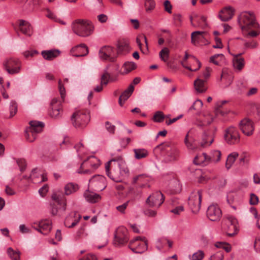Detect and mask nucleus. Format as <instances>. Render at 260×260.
<instances>
[{
  "label": "nucleus",
  "mask_w": 260,
  "mask_h": 260,
  "mask_svg": "<svg viewBox=\"0 0 260 260\" xmlns=\"http://www.w3.org/2000/svg\"><path fill=\"white\" fill-rule=\"evenodd\" d=\"M238 22L242 33L246 38H254L260 34V25L255 14L252 12H243L238 18Z\"/></svg>",
  "instance_id": "1"
},
{
  "label": "nucleus",
  "mask_w": 260,
  "mask_h": 260,
  "mask_svg": "<svg viewBox=\"0 0 260 260\" xmlns=\"http://www.w3.org/2000/svg\"><path fill=\"white\" fill-rule=\"evenodd\" d=\"M107 176L115 182H121L128 173V170L121 156L112 158L105 165Z\"/></svg>",
  "instance_id": "2"
},
{
  "label": "nucleus",
  "mask_w": 260,
  "mask_h": 260,
  "mask_svg": "<svg viewBox=\"0 0 260 260\" xmlns=\"http://www.w3.org/2000/svg\"><path fill=\"white\" fill-rule=\"evenodd\" d=\"M74 33L79 37L86 38L91 35L94 31V26L92 22L87 19H78L71 24Z\"/></svg>",
  "instance_id": "3"
},
{
  "label": "nucleus",
  "mask_w": 260,
  "mask_h": 260,
  "mask_svg": "<svg viewBox=\"0 0 260 260\" xmlns=\"http://www.w3.org/2000/svg\"><path fill=\"white\" fill-rule=\"evenodd\" d=\"M64 194L54 192L52 195V199L55 201L61 208L63 212L66 210L67 199L65 196H69L75 193L79 189V186L76 183L70 182L64 186Z\"/></svg>",
  "instance_id": "4"
},
{
  "label": "nucleus",
  "mask_w": 260,
  "mask_h": 260,
  "mask_svg": "<svg viewBox=\"0 0 260 260\" xmlns=\"http://www.w3.org/2000/svg\"><path fill=\"white\" fill-rule=\"evenodd\" d=\"M90 120L89 113L86 110L77 111L71 117L72 124L76 128H84L87 126Z\"/></svg>",
  "instance_id": "5"
},
{
  "label": "nucleus",
  "mask_w": 260,
  "mask_h": 260,
  "mask_svg": "<svg viewBox=\"0 0 260 260\" xmlns=\"http://www.w3.org/2000/svg\"><path fill=\"white\" fill-rule=\"evenodd\" d=\"M164 183L165 185L166 191L168 193L176 194L181 191L180 183L173 173L164 175Z\"/></svg>",
  "instance_id": "6"
},
{
  "label": "nucleus",
  "mask_w": 260,
  "mask_h": 260,
  "mask_svg": "<svg viewBox=\"0 0 260 260\" xmlns=\"http://www.w3.org/2000/svg\"><path fill=\"white\" fill-rule=\"evenodd\" d=\"M30 127L25 131V138L29 142H33L36 139L37 134L41 133L44 124L43 122L37 121H30Z\"/></svg>",
  "instance_id": "7"
},
{
  "label": "nucleus",
  "mask_w": 260,
  "mask_h": 260,
  "mask_svg": "<svg viewBox=\"0 0 260 260\" xmlns=\"http://www.w3.org/2000/svg\"><path fill=\"white\" fill-rule=\"evenodd\" d=\"M178 156V150L174 144L164 143V161L169 162L174 161Z\"/></svg>",
  "instance_id": "8"
},
{
  "label": "nucleus",
  "mask_w": 260,
  "mask_h": 260,
  "mask_svg": "<svg viewBox=\"0 0 260 260\" xmlns=\"http://www.w3.org/2000/svg\"><path fill=\"white\" fill-rule=\"evenodd\" d=\"M129 248L135 253H142L147 249V242L144 237H136L131 240Z\"/></svg>",
  "instance_id": "9"
},
{
  "label": "nucleus",
  "mask_w": 260,
  "mask_h": 260,
  "mask_svg": "<svg viewBox=\"0 0 260 260\" xmlns=\"http://www.w3.org/2000/svg\"><path fill=\"white\" fill-rule=\"evenodd\" d=\"M100 165V160L94 156H91L84 160L78 171L79 173L87 174L91 170L97 169Z\"/></svg>",
  "instance_id": "10"
},
{
  "label": "nucleus",
  "mask_w": 260,
  "mask_h": 260,
  "mask_svg": "<svg viewBox=\"0 0 260 260\" xmlns=\"http://www.w3.org/2000/svg\"><path fill=\"white\" fill-rule=\"evenodd\" d=\"M106 186V178L102 175H94L89 181L88 187L94 191H102Z\"/></svg>",
  "instance_id": "11"
},
{
  "label": "nucleus",
  "mask_w": 260,
  "mask_h": 260,
  "mask_svg": "<svg viewBox=\"0 0 260 260\" xmlns=\"http://www.w3.org/2000/svg\"><path fill=\"white\" fill-rule=\"evenodd\" d=\"M202 191L198 190L192 192L188 198V205L193 213L198 212L201 208Z\"/></svg>",
  "instance_id": "12"
},
{
  "label": "nucleus",
  "mask_w": 260,
  "mask_h": 260,
  "mask_svg": "<svg viewBox=\"0 0 260 260\" xmlns=\"http://www.w3.org/2000/svg\"><path fill=\"white\" fill-rule=\"evenodd\" d=\"M4 66L8 74L11 75L18 74L21 70V62L17 58H10L4 63Z\"/></svg>",
  "instance_id": "13"
},
{
  "label": "nucleus",
  "mask_w": 260,
  "mask_h": 260,
  "mask_svg": "<svg viewBox=\"0 0 260 260\" xmlns=\"http://www.w3.org/2000/svg\"><path fill=\"white\" fill-rule=\"evenodd\" d=\"M128 239L127 229L123 226L118 228L115 234L114 244L118 246H121L125 244Z\"/></svg>",
  "instance_id": "14"
},
{
  "label": "nucleus",
  "mask_w": 260,
  "mask_h": 260,
  "mask_svg": "<svg viewBox=\"0 0 260 260\" xmlns=\"http://www.w3.org/2000/svg\"><path fill=\"white\" fill-rule=\"evenodd\" d=\"M216 131L215 127L204 131L202 136L200 145L202 147L209 146L214 141V135Z\"/></svg>",
  "instance_id": "15"
},
{
  "label": "nucleus",
  "mask_w": 260,
  "mask_h": 260,
  "mask_svg": "<svg viewBox=\"0 0 260 260\" xmlns=\"http://www.w3.org/2000/svg\"><path fill=\"white\" fill-rule=\"evenodd\" d=\"M224 139L230 144H235L240 141V136L238 130L234 127H230L224 134Z\"/></svg>",
  "instance_id": "16"
},
{
  "label": "nucleus",
  "mask_w": 260,
  "mask_h": 260,
  "mask_svg": "<svg viewBox=\"0 0 260 260\" xmlns=\"http://www.w3.org/2000/svg\"><path fill=\"white\" fill-rule=\"evenodd\" d=\"M113 54L114 49L110 46H104L100 49L99 52L101 59L110 62H114L116 60V57L113 56Z\"/></svg>",
  "instance_id": "17"
},
{
  "label": "nucleus",
  "mask_w": 260,
  "mask_h": 260,
  "mask_svg": "<svg viewBox=\"0 0 260 260\" xmlns=\"http://www.w3.org/2000/svg\"><path fill=\"white\" fill-rule=\"evenodd\" d=\"M222 215L221 210L216 204L210 205L207 210V216L211 221H218Z\"/></svg>",
  "instance_id": "18"
},
{
  "label": "nucleus",
  "mask_w": 260,
  "mask_h": 260,
  "mask_svg": "<svg viewBox=\"0 0 260 260\" xmlns=\"http://www.w3.org/2000/svg\"><path fill=\"white\" fill-rule=\"evenodd\" d=\"M240 128L245 135L250 136L254 131L253 123L249 119L245 118L241 121Z\"/></svg>",
  "instance_id": "19"
},
{
  "label": "nucleus",
  "mask_w": 260,
  "mask_h": 260,
  "mask_svg": "<svg viewBox=\"0 0 260 260\" xmlns=\"http://www.w3.org/2000/svg\"><path fill=\"white\" fill-rule=\"evenodd\" d=\"M225 224L228 226L227 234L230 237H232L237 233V220L233 216H229L226 217Z\"/></svg>",
  "instance_id": "20"
},
{
  "label": "nucleus",
  "mask_w": 260,
  "mask_h": 260,
  "mask_svg": "<svg viewBox=\"0 0 260 260\" xmlns=\"http://www.w3.org/2000/svg\"><path fill=\"white\" fill-rule=\"evenodd\" d=\"M162 193L159 192L154 193L148 197L146 200V203L150 207L158 205L159 207L162 204Z\"/></svg>",
  "instance_id": "21"
},
{
  "label": "nucleus",
  "mask_w": 260,
  "mask_h": 260,
  "mask_svg": "<svg viewBox=\"0 0 260 260\" xmlns=\"http://www.w3.org/2000/svg\"><path fill=\"white\" fill-rule=\"evenodd\" d=\"M202 118L197 120L196 125L199 127H202L211 124L214 120V116L208 111H206L202 114Z\"/></svg>",
  "instance_id": "22"
},
{
  "label": "nucleus",
  "mask_w": 260,
  "mask_h": 260,
  "mask_svg": "<svg viewBox=\"0 0 260 260\" xmlns=\"http://www.w3.org/2000/svg\"><path fill=\"white\" fill-rule=\"evenodd\" d=\"M30 177L35 183L44 182L47 180L46 174L37 169H34L32 171Z\"/></svg>",
  "instance_id": "23"
},
{
  "label": "nucleus",
  "mask_w": 260,
  "mask_h": 260,
  "mask_svg": "<svg viewBox=\"0 0 260 260\" xmlns=\"http://www.w3.org/2000/svg\"><path fill=\"white\" fill-rule=\"evenodd\" d=\"M73 55L76 57L84 56L88 53V49L85 44L78 45L71 49Z\"/></svg>",
  "instance_id": "24"
},
{
  "label": "nucleus",
  "mask_w": 260,
  "mask_h": 260,
  "mask_svg": "<svg viewBox=\"0 0 260 260\" xmlns=\"http://www.w3.org/2000/svg\"><path fill=\"white\" fill-rule=\"evenodd\" d=\"M234 12V9L232 7H225L220 11L218 17L221 21H228L232 18Z\"/></svg>",
  "instance_id": "25"
},
{
  "label": "nucleus",
  "mask_w": 260,
  "mask_h": 260,
  "mask_svg": "<svg viewBox=\"0 0 260 260\" xmlns=\"http://www.w3.org/2000/svg\"><path fill=\"white\" fill-rule=\"evenodd\" d=\"M60 102H58L56 98L52 99L51 102V110L49 111V115L53 118L59 117L60 114L61 108L59 106Z\"/></svg>",
  "instance_id": "26"
},
{
  "label": "nucleus",
  "mask_w": 260,
  "mask_h": 260,
  "mask_svg": "<svg viewBox=\"0 0 260 260\" xmlns=\"http://www.w3.org/2000/svg\"><path fill=\"white\" fill-rule=\"evenodd\" d=\"M208 34L206 31H196L191 34V41L193 44L199 43L202 40H205V44L208 43Z\"/></svg>",
  "instance_id": "27"
},
{
  "label": "nucleus",
  "mask_w": 260,
  "mask_h": 260,
  "mask_svg": "<svg viewBox=\"0 0 260 260\" xmlns=\"http://www.w3.org/2000/svg\"><path fill=\"white\" fill-rule=\"evenodd\" d=\"M38 228H34L42 234H47L51 229L50 221L48 220H44L40 221L38 224Z\"/></svg>",
  "instance_id": "28"
},
{
  "label": "nucleus",
  "mask_w": 260,
  "mask_h": 260,
  "mask_svg": "<svg viewBox=\"0 0 260 260\" xmlns=\"http://www.w3.org/2000/svg\"><path fill=\"white\" fill-rule=\"evenodd\" d=\"M83 196L86 201L90 203L98 202L101 199L100 195L88 190L84 192Z\"/></svg>",
  "instance_id": "29"
},
{
  "label": "nucleus",
  "mask_w": 260,
  "mask_h": 260,
  "mask_svg": "<svg viewBox=\"0 0 260 260\" xmlns=\"http://www.w3.org/2000/svg\"><path fill=\"white\" fill-rule=\"evenodd\" d=\"M60 51L57 49H51L43 50L41 52V55L44 59L47 60H51L59 56Z\"/></svg>",
  "instance_id": "30"
},
{
  "label": "nucleus",
  "mask_w": 260,
  "mask_h": 260,
  "mask_svg": "<svg viewBox=\"0 0 260 260\" xmlns=\"http://www.w3.org/2000/svg\"><path fill=\"white\" fill-rule=\"evenodd\" d=\"M134 90V87L132 85H130L121 94L119 98V104L122 106L124 102L127 100L131 95Z\"/></svg>",
  "instance_id": "31"
},
{
  "label": "nucleus",
  "mask_w": 260,
  "mask_h": 260,
  "mask_svg": "<svg viewBox=\"0 0 260 260\" xmlns=\"http://www.w3.org/2000/svg\"><path fill=\"white\" fill-rule=\"evenodd\" d=\"M19 28L20 31L25 35L28 36L31 35V27L28 22L23 20H19Z\"/></svg>",
  "instance_id": "32"
},
{
  "label": "nucleus",
  "mask_w": 260,
  "mask_h": 260,
  "mask_svg": "<svg viewBox=\"0 0 260 260\" xmlns=\"http://www.w3.org/2000/svg\"><path fill=\"white\" fill-rule=\"evenodd\" d=\"M170 50L167 47H164V62H166L167 67L169 68L174 69L176 68V65L173 59H170L169 57Z\"/></svg>",
  "instance_id": "33"
},
{
  "label": "nucleus",
  "mask_w": 260,
  "mask_h": 260,
  "mask_svg": "<svg viewBox=\"0 0 260 260\" xmlns=\"http://www.w3.org/2000/svg\"><path fill=\"white\" fill-rule=\"evenodd\" d=\"M242 53L233 55L234 56L233 59V66L235 69L241 71L244 66V60L243 58L240 56Z\"/></svg>",
  "instance_id": "34"
},
{
  "label": "nucleus",
  "mask_w": 260,
  "mask_h": 260,
  "mask_svg": "<svg viewBox=\"0 0 260 260\" xmlns=\"http://www.w3.org/2000/svg\"><path fill=\"white\" fill-rule=\"evenodd\" d=\"M208 155L204 153L201 155H197L194 159L193 162L197 165H205L209 162L208 159Z\"/></svg>",
  "instance_id": "35"
},
{
  "label": "nucleus",
  "mask_w": 260,
  "mask_h": 260,
  "mask_svg": "<svg viewBox=\"0 0 260 260\" xmlns=\"http://www.w3.org/2000/svg\"><path fill=\"white\" fill-rule=\"evenodd\" d=\"M205 80L200 79H198L194 81V88L197 92L202 93L206 90V88L205 86Z\"/></svg>",
  "instance_id": "36"
},
{
  "label": "nucleus",
  "mask_w": 260,
  "mask_h": 260,
  "mask_svg": "<svg viewBox=\"0 0 260 260\" xmlns=\"http://www.w3.org/2000/svg\"><path fill=\"white\" fill-rule=\"evenodd\" d=\"M135 157L137 159H140L146 157L148 155V152L145 149H134Z\"/></svg>",
  "instance_id": "37"
},
{
  "label": "nucleus",
  "mask_w": 260,
  "mask_h": 260,
  "mask_svg": "<svg viewBox=\"0 0 260 260\" xmlns=\"http://www.w3.org/2000/svg\"><path fill=\"white\" fill-rule=\"evenodd\" d=\"M108 68L109 66L106 68L101 78V83L104 86L107 85L109 81H113L110 74L108 72Z\"/></svg>",
  "instance_id": "38"
},
{
  "label": "nucleus",
  "mask_w": 260,
  "mask_h": 260,
  "mask_svg": "<svg viewBox=\"0 0 260 260\" xmlns=\"http://www.w3.org/2000/svg\"><path fill=\"white\" fill-rule=\"evenodd\" d=\"M238 155L239 154L237 152H233L229 155L225 164V167L227 169H229L231 168Z\"/></svg>",
  "instance_id": "39"
},
{
  "label": "nucleus",
  "mask_w": 260,
  "mask_h": 260,
  "mask_svg": "<svg viewBox=\"0 0 260 260\" xmlns=\"http://www.w3.org/2000/svg\"><path fill=\"white\" fill-rule=\"evenodd\" d=\"M7 253L12 260H20V252L18 250H15L11 247L7 249Z\"/></svg>",
  "instance_id": "40"
},
{
  "label": "nucleus",
  "mask_w": 260,
  "mask_h": 260,
  "mask_svg": "<svg viewBox=\"0 0 260 260\" xmlns=\"http://www.w3.org/2000/svg\"><path fill=\"white\" fill-rule=\"evenodd\" d=\"M122 68L124 69L123 73L127 74L136 69L137 64L134 62L127 61L123 64Z\"/></svg>",
  "instance_id": "41"
},
{
  "label": "nucleus",
  "mask_w": 260,
  "mask_h": 260,
  "mask_svg": "<svg viewBox=\"0 0 260 260\" xmlns=\"http://www.w3.org/2000/svg\"><path fill=\"white\" fill-rule=\"evenodd\" d=\"M165 41L169 47H173L174 43L172 41L171 35L170 31L168 30L164 29V42Z\"/></svg>",
  "instance_id": "42"
},
{
  "label": "nucleus",
  "mask_w": 260,
  "mask_h": 260,
  "mask_svg": "<svg viewBox=\"0 0 260 260\" xmlns=\"http://www.w3.org/2000/svg\"><path fill=\"white\" fill-rule=\"evenodd\" d=\"M221 152L218 150L213 151L210 155H208V160L213 162H217L220 160Z\"/></svg>",
  "instance_id": "43"
},
{
  "label": "nucleus",
  "mask_w": 260,
  "mask_h": 260,
  "mask_svg": "<svg viewBox=\"0 0 260 260\" xmlns=\"http://www.w3.org/2000/svg\"><path fill=\"white\" fill-rule=\"evenodd\" d=\"M130 47L129 44L126 42H121L118 44L117 47V52L119 53H127L129 51Z\"/></svg>",
  "instance_id": "44"
},
{
  "label": "nucleus",
  "mask_w": 260,
  "mask_h": 260,
  "mask_svg": "<svg viewBox=\"0 0 260 260\" xmlns=\"http://www.w3.org/2000/svg\"><path fill=\"white\" fill-rule=\"evenodd\" d=\"M46 17L49 18V19L53 20L55 22H58L59 23L66 25V23L62 20L61 18L57 17L55 14L50 12V11H48L46 14Z\"/></svg>",
  "instance_id": "45"
},
{
  "label": "nucleus",
  "mask_w": 260,
  "mask_h": 260,
  "mask_svg": "<svg viewBox=\"0 0 260 260\" xmlns=\"http://www.w3.org/2000/svg\"><path fill=\"white\" fill-rule=\"evenodd\" d=\"M188 56L189 55H188V54L187 53V52L185 53V56L184 57V58L181 61V63L182 64V66L187 69V70L190 71H196L197 70H198V69H199L201 66V62L197 59H196V61H197V62L198 63V68L197 69H192L191 68V67H189V66H187L185 65V62L186 61V60L188 59Z\"/></svg>",
  "instance_id": "46"
},
{
  "label": "nucleus",
  "mask_w": 260,
  "mask_h": 260,
  "mask_svg": "<svg viewBox=\"0 0 260 260\" xmlns=\"http://www.w3.org/2000/svg\"><path fill=\"white\" fill-rule=\"evenodd\" d=\"M224 57L222 54H216L211 56L210 61L216 65L219 64V61L224 59Z\"/></svg>",
  "instance_id": "47"
},
{
  "label": "nucleus",
  "mask_w": 260,
  "mask_h": 260,
  "mask_svg": "<svg viewBox=\"0 0 260 260\" xmlns=\"http://www.w3.org/2000/svg\"><path fill=\"white\" fill-rule=\"evenodd\" d=\"M153 153L156 158L158 159L161 158L162 156V143H160L154 148Z\"/></svg>",
  "instance_id": "48"
},
{
  "label": "nucleus",
  "mask_w": 260,
  "mask_h": 260,
  "mask_svg": "<svg viewBox=\"0 0 260 260\" xmlns=\"http://www.w3.org/2000/svg\"><path fill=\"white\" fill-rule=\"evenodd\" d=\"M215 246L217 248L223 249L227 252H229L231 250L230 245L225 242H218L215 244Z\"/></svg>",
  "instance_id": "49"
},
{
  "label": "nucleus",
  "mask_w": 260,
  "mask_h": 260,
  "mask_svg": "<svg viewBox=\"0 0 260 260\" xmlns=\"http://www.w3.org/2000/svg\"><path fill=\"white\" fill-rule=\"evenodd\" d=\"M88 236V233L86 232L85 227L82 226L79 229L76 234V238L77 239L86 237Z\"/></svg>",
  "instance_id": "50"
},
{
  "label": "nucleus",
  "mask_w": 260,
  "mask_h": 260,
  "mask_svg": "<svg viewBox=\"0 0 260 260\" xmlns=\"http://www.w3.org/2000/svg\"><path fill=\"white\" fill-rule=\"evenodd\" d=\"M203 105V104L202 101L200 100H197L193 103V105L190 107L189 110L191 111L192 110H194L195 111H199L201 109Z\"/></svg>",
  "instance_id": "51"
},
{
  "label": "nucleus",
  "mask_w": 260,
  "mask_h": 260,
  "mask_svg": "<svg viewBox=\"0 0 260 260\" xmlns=\"http://www.w3.org/2000/svg\"><path fill=\"white\" fill-rule=\"evenodd\" d=\"M17 112V104L15 101H11L10 105V116L13 117Z\"/></svg>",
  "instance_id": "52"
},
{
  "label": "nucleus",
  "mask_w": 260,
  "mask_h": 260,
  "mask_svg": "<svg viewBox=\"0 0 260 260\" xmlns=\"http://www.w3.org/2000/svg\"><path fill=\"white\" fill-rule=\"evenodd\" d=\"M223 252L222 250L217 251L215 254L211 255L209 260H223Z\"/></svg>",
  "instance_id": "53"
},
{
  "label": "nucleus",
  "mask_w": 260,
  "mask_h": 260,
  "mask_svg": "<svg viewBox=\"0 0 260 260\" xmlns=\"http://www.w3.org/2000/svg\"><path fill=\"white\" fill-rule=\"evenodd\" d=\"M198 23V26L202 28H204L207 26V23L206 18L203 16H201L200 20H197Z\"/></svg>",
  "instance_id": "54"
},
{
  "label": "nucleus",
  "mask_w": 260,
  "mask_h": 260,
  "mask_svg": "<svg viewBox=\"0 0 260 260\" xmlns=\"http://www.w3.org/2000/svg\"><path fill=\"white\" fill-rule=\"evenodd\" d=\"M58 88L62 101H63L66 95V90L60 80L58 81Z\"/></svg>",
  "instance_id": "55"
},
{
  "label": "nucleus",
  "mask_w": 260,
  "mask_h": 260,
  "mask_svg": "<svg viewBox=\"0 0 260 260\" xmlns=\"http://www.w3.org/2000/svg\"><path fill=\"white\" fill-rule=\"evenodd\" d=\"M145 7L147 11L152 10L155 7V3L154 1L146 0L145 2Z\"/></svg>",
  "instance_id": "56"
},
{
  "label": "nucleus",
  "mask_w": 260,
  "mask_h": 260,
  "mask_svg": "<svg viewBox=\"0 0 260 260\" xmlns=\"http://www.w3.org/2000/svg\"><path fill=\"white\" fill-rule=\"evenodd\" d=\"M164 7L166 12L169 14L172 13V5L169 0H166L164 2Z\"/></svg>",
  "instance_id": "57"
},
{
  "label": "nucleus",
  "mask_w": 260,
  "mask_h": 260,
  "mask_svg": "<svg viewBox=\"0 0 260 260\" xmlns=\"http://www.w3.org/2000/svg\"><path fill=\"white\" fill-rule=\"evenodd\" d=\"M153 120L156 122H160L162 121V112L161 111L156 112L153 117Z\"/></svg>",
  "instance_id": "58"
},
{
  "label": "nucleus",
  "mask_w": 260,
  "mask_h": 260,
  "mask_svg": "<svg viewBox=\"0 0 260 260\" xmlns=\"http://www.w3.org/2000/svg\"><path fill=\"white\" fill-rule=\"evenodd\" d=\"M203 251L199 250L194 253L192 256V260H202L204 257Z\"/></svg>",
  "instance_id": "59"
},
{
  "label": "nucleus",
  "mask_w": 260,
  "mask_h": 260,
  "mask_svg": "<svg viewBox=\"0 0 260 260\" xmlns=\"http://www.w3.org/2000/svg\"><path fill=\"white\" fill-rule=\"evenodd\" d=\"M129 201H127V202H125L123 204L119 205L118 206H117L116 209L117 210V211H118L120 213H124L125 210L126 209V208L129 204Z\"/></svg>",
  "instance_id": "60"
},
{
  "label": "nucleus",
  "mask_w": 260,
  "mask_h": 260,
  "mask_svg": "<svg viewBox=\"0 0 260 260\" xmlns=\"http://www.w3.org/2000/svg\"><path fill=\"white\" fill-rule=\"evenodd\" d=\"M39 4V0H27L26 5H28L29 10H32L34 9V7Z\"/></svg>",
  "instance_id": "61"
},
{
  "label": "nucleus",
  "mask_w": 260,
  "mask_h": 260,
  "mask_svg": "<svg viewBox=\"0 0 260 260\" xmlns=\"http://www.w3.org/2000/svg\"><path fill=\"white\" fill-rule=\"evenodd\" d=\"M105 127L106 129L111 134H114L115 130V125L112 124L107 121L105 123Z\"/></svg>",
  "instance_id": "62"
},
{
  "label": "nucleus",
  "mask_w": 260,
  "mask_h": 260,
  "mask_svg": "<svg viewBox=\"0 0 260 260\" xmlns=\"http://www.w3.org/2000/svg\"><path fill=\"white\" fill-rule=\"evenodd\" d=\"M18 166L19 167L20 170L22 172L25 169L26 162L23 159H18L16 160Z\"/></svg>",
  "instance_id": "63"
},
{
  "label": "nucleus",
  "mask_w": 260,
  "mask_h": 260,
  "mask_svg": "<svg viewBox=\"0 0 260 260\" xmlns=\"http://www.w3.org/2000/svg\"><path fill=\"white\" fill-rule=\"evenodd\" d=\"M79 260H98V258L94 254L89 253L86 255L83 258L79 259Z\"/></svg>",
  "instance_id": "64"
}]
</instances>
